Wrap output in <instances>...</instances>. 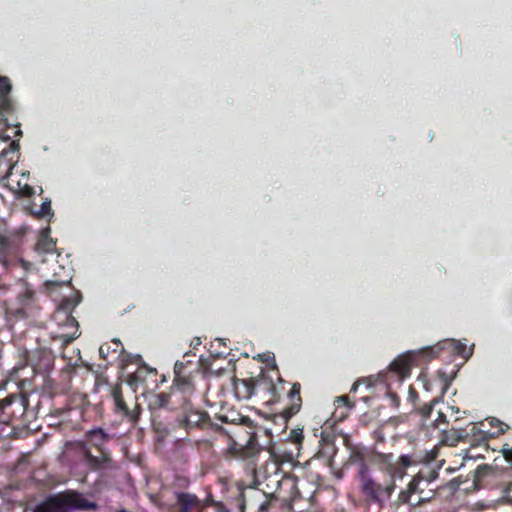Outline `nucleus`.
I'll use <instances>...</instances> for the list:
<instances>
[{"instance_id":"obj_25","label":"nucleus","mask_w":512,"mask_h":512,"mask_svg":"<svg viewBox=\"0 0 512 512\" xmlns=\"http://www.w3.org/2000/svg\"><path fill=\"white\" fill-rule=\"evenodd\" d=\"M184 365L182 362H176L175 365H174V371L176 373V375H180V373L182 372V369H183Z\"/></svg>"},{"instance_id":"obj_3","label":"nucleus","mask_w":512,"mask_h":512,"mask_svg":"<svg viewBox=\"0 0 512 512\" xmlns=\"http://www.w3.org/2000/svg\"><path fill=\"white\" fill-rule=\"evenodd\" d=\"M361 487L365 495L379 503L387 501L395 489V483L386 485L375 482L364 469L361 471Z\"/></svg>"},{"instance_id":"obj_32","label":"nucleus","mask_w":512,"mask_h":512,"mask_svg":"<svg viewBox=\"0 0 512 512\" xmlns=\"http://www.w3.org/2000/svg\"><path fill=\"white\" fill-rule=\"evenodd\" d=\"M21 134H22L21 130H20V129H18V130L16 131V135H21Z\"/></svg>"},{"instance_id":"obj_1","label":"nucleus","mask_w":512,"mask_h":512,"mask_svg":"<svg viewBox=\"0 0 512 512\" xmlns=\"http://www.w3.org/2000/svg\"><path fill=\"white\" fill-rule=\"evenodd\" d=\"M80 301L81 296L77 292L65 298L53 314V322L57 326L53 331V337L61 340L64 345L71 343L79 336L78 322L72 316V312Z\"/></svg>"},{"instance_id":"obj_11","label":"nucleus","mask_w":512,"mask_h":512,"mask_svg":"<svg viewBox=\"0 0 512 512\" xmlns=\"http://www.w3.org/2000/svg\"><path fill=\"white\" fill-rule=\"evenodd\" d=\"M18 245L6 236H0V263L7 266L17 251Z\"/></svg>"},{"instance_id":"obj_6","label":"nucleus","mask_w":512,"mask_h":512,"mask_svg":"<svg viewBox=\"0 0 512 512\" xmlns=\"http://www.w3.org/2000/svg\"><path fill=\"white\" fill-rule=\"evenodd\" d=\"M14 165H10L7 175L4 177L7 187L16 194L23 196H31L34 193L33 188L27 183L28 175L21 174V179L17 180L13 177L12 170Z\"/></svg>"},{"instance_id":"obj_26","label":"nucleus","mask_w":512,"mask_h":512,"mask_svg":"<svg viewBox=\"0 0 512 512\" xmlns=\"http://www.w3.org/2000/svg\"><path fill=\"white\" fill-rule=\"evenodd\" d=\"M505 498L512 502V483L505 490Z\"/></svg>"},{"instance_id":"obj_16","label":"nucleus","mask_w":512,"mask_h":512,"mask_svg":"<svg viewBox=\"0 0 512 512\" xmlns=\"http://www.w3.org/2000/svg\"><path fill=\"white\" fill-rule=\"evenodd\" d=\"M114 400H115V405H116L117 409L121 410V411L125 412V414H127L128 413L127 407H126V404H125L124 400L122 399V397L120 395H115Z\"/></svg>"},{"instance_id":"obj_17","label":"nucleus","mask_w":512,"mask_h":512,"mask_svg":"<svg viewBox=\"0 0 512 512\" xmlns=\"http://www.w3.org/2000/svg\"><path fill=\"white\" fill-rule=\"evenodd\" d=\"M362 384H365L367 386H371L372 385V381H371V378H362V379H359L357 380L351 387V391L352 392H355L360 385Z\"/></svg>"},{"instance_id":"obj_19","label":"nucleus","mask_w":512,"mask_h":512,"mask_svg":"<svg viewBox=\"0 0 512 512\" xmlns=\"http://www.w3.org/2000/svg\"><path fill=\"white\" fill-rule=\"evenodd\" d=\"M411 495H412V492H410L408 489L401 491L399 494V501L402 503H408Z\"/></svg>"},{"instance_id":"obj_15","label":"nucleus","mask_w":512,"mask_h":512,"mask_svg":"<svg viewBox=\"0 0 512 512\" xmlns=\"http://www.w3.org/2000/svg\"><path fill=\"white\" fill-rule=\"evenodd\" d=\"M424 479L423 475L421 473L417 474L409 483L407 489L412 492V494L416 492H420L419 484Z\"/></svg>"},{"instance_id":"obj_20","label":"nucleus","mask_w":512,"mask_h":512,"mask_svg":"<svg viewBox=\"0 0 512 512\" xmlns=\"http://www.w3.org/2000/svg\"><path fill=\"white\" fill-rule=\"evenodd\" d=\"M502 452L505 459L512 463V448L508 447V445H505L502 449Z\"/></svg>"},{"instance_id":"obj_21","label":"nucleus","mask_w":512,"mask_h":512,"mask_svg":"<svg viewBox=\"0 0 512 512\" xmlns=\"http://www.w3.org/2000/svg\"><path fill=\"white\" fill-rule=\"evenodd\" d=\"M491 422L492 423H498L499 433H504L509 428L507 424L503 423L502 421H500L498 419L492 418Z\"/></svg>"},{"instance_id":"obj_30","label":"nucleus","mask_w":512,"mask_h":512,"mask_svg":"<svg viewBox=\"0 0 512 512\" xmlns=\"http://www.w3.org/2000/svg\"><path fill=\"white\" fill-rule=\"evenodd\" d=\"M489 423L491 426L498 428V423H492L491 419L489 420Z\"/></svg>"},{"instance_id":"obj_2","label":"nucleus","mask_w":512,"mask_h":512,"mask_svg":"<svg viewBox=\"0 0 512 512\" xmlns=\"http://www.w3.org/2000/svg\"><path fill=\"white\" fill-rule=\"evenodd\" d=\"M96 503L81 493L67 491L47 498L38 504L35 512H72L74 510H90Z\"/></svg>"},{"instance_id":"obj_12","label":"nucleus","mask_w":512,"mask_h":512,"mask_svg":"<svg viewBox=\"0 0 512 512\" xmlns=\"http://www.w3.org/2000/svg\"><path fill=\"white\" fill-rule=\"evenodd\" d=\"M111 439L110 435L105 433L102 429H93L87 432L86 440L87 442L98 448L102 455L106 457L105 444Z\"/></svg>"},{"instance_id":"obj_14","label":"nucleus","mask_w":512,"mask_h":512,"mask_svg":"<svg viewBox=\"0 0 512 512\" xmlns=\"http://www.w3.org/2000/svg\"><path fill=\"white\" fill-rule=\"evenodd\" d=\"M205 420V413L198 410H194L192 408H187L181 419V425L184 426L186 429L195 428L200 426Z\"/></svg>"},{"instance_id":"obj_34","label":"nucleus","mask_w":512,"mask_h":512,"mask_svg":"<svg viewBox=\"0 0 512 512\" xmlns=\"http://www.w3.org/2000/svg\"><path fill=\"white\" fill-rule=\"evenodd\" d=\"M219 512H230V511H228V510H226V509H223V510H221V511H219Z\"/></svg>"},{"instance_id":"obj_5","label":"nucleus","mask_w":512,"mask_h":512,"mask_svg":"<svg viewBox=\"0 0 512 512\" xmlns=\"http://www.w3.org/2000/svg\"><path fill=\"white\" fill-rule=\"evenodd\" d=\"M449 348L457 354L461 355L465 359H468L472 355V348H467L466 344L456 341L454 339L446 340L433 347H427L421 349L418 353L425 354L430 353L432 356L438 354L441 349Z\"/></svg>"},{"instance_id":"obj_13","label":"nucleus","mask_w":512,"mask_h":512,"mask_svg":"<svg viewBox=\"0 0 512 512\" xmlns=\"http://www.w3.org/2000/svg\"><path fill=\"white\" fill-rule=\"evenodd\" d=\"M412 366V354L408 353L396 358L391 364L390 369L397 373L401 379L408 377Z\"/></svg>"},{"instance_id":"obj_8","label":"nucleus","mask_w":512,"mask_h":512,"mask_svg":"<svg viewBox=\"0 0 512 512\" xmlns=\"http://www.w3.org/2000/svg\"><path fill=\"white\" fill-rule=\"evenodd\" d=\"M43 263H51V267L49 270L53 273L54 279L48 280L46 282L47 286L51 285H62L68 284L70 282V274L69 269H67L63 264H60L59 261L50 260L47 258H42Z\"/></svg>"},{"instance_id":"obj_31","label":"nucleus","mask_w":512,"mask_h":512,"mask_svg":"<svg viewBox=\"0 0 512 512\" xmlns=\"http://www.w3.org/2000/svg\"><path fill=\"white\" fill-rule=\"evenodd\" d=\"M450 409L455 412V413H458L459 412V409L458 408H454V407H450Z\"/></svg>"},{"instance_id":"obj_18","label":"nucleus","mask_w":512,"mask_h":512,"mask_svg":"<svg viewBox=\"0 0 512 512\" xmlns=\"http://www.w3.org/2000/svg\"><path fill=\"white\" fill-rule=\"evenodd\" d=\"M51 202L49 200L43 202L41 210L38 212L41 216H47L50 213Z\"/></svg>"},{"instance_id":"obj_9","label":"nucleus","mask_w":512,"mask_h":512,"mask_svg":"<svg viewBox=\"0 0 512 512\" xmlns=\"http://www.w3.org/2000/svg\"><path fill=\"white\" fill-rule=\"evenodd\" d=\"M14 399V396H9L3 400H0V436L9 434L6 431V428L13 418V411L11 406Z\"/></svg>"},{"instance_id":"obj_7","label":"nucleus","mask_w":512,"mask_h":512,"mask_svg":"<svg viewBox=\"0 0 512 512\" xmlns=\"http://www.w3.org/2000/svg\"><path fill=\"white\" fill-rule=\"evenodd\" d=\"M50 228H45L36 244V252L43 258L58 262L59 254H56L55 242L49 236Z\"/></svg>"},{"instance_id":"obj_24","label":"nucleus","mask_w":512,"mask_h":512,"mask_svg":"<svg viewBox=\"0 0 512 512\" xmlns=\"http://www.w3.org/2000/svg\"><path fill=\"white\" fill-rule=\"evenodd\" d=\"M337 402H341V403H343V404H344V405H346L348 408H352V407H353V405H352V404H350L349 399H348V397H347V396H340V397H338V398H337Z\"/></svg>"},{"instance_id":"obj_10","label":"nucleus","mask_w":512,"mask_h":512,"mask_svg":"<svg viewBox=\"0 0 512 512\" xmlns=\"http://www.w3.org/2000/svg\"><path fill=\"white\" fill-rule=\"evenodd\" d=\"M177 506L176 512H199L201 503L199 499L189 493H179L177 495Z\"/></svg>"},{"instance_id":"obj_33","label":"nucleus","mask_w":512,"mask_h":512,"mask_svg":"<svg viewBox=\"0 0 512 512\" xmlns=\"http://www.w3.org/2000/svg\"><path fill=\"white\" fill-rule=\"evenodd\" d=\"M113 342L118 345L119 344V340L118 339H114Z\"/></svg>"},{"instance_id":"obj_28","label":"nucleus","mask_w":512,"mask_h":512,"mask_svg":"<svg viewBox=\"0 0 512 512\" xmlns=\"http://www.w3.org/2000/svg\"><path fill=\"white\" fill-rule=\"evenodd\" d=\"M260 357H261V359L263 361H269V360L273 359V356H271L270 354H265V355L260 356Z\"/></svg>"},{"instance_id":"obj_23","label":"nucleus","mask_w":512,"mask_h":512,"mask_svg":"<svg viewBox=\"0 0 512 512\" xmlns=\"http://www.w3.org/2000/svg\"><path fill=\"white\" fill-rule=\"evenodd\" d=\"M299 393H300V385L299 384H294L292 386V389L290 391V397L294 398L296 396H299Z\"/></svg>"},{"instance_id":"obj_22","label":"nucleus","mask_w":512,"mask_h":512,"mask_svg":"<svg viewBox=\"0 0 512 512\" xmlns=\"http://www.w3.org/2000/svg\"><path fill=\"white\" fill-rule=\"evenodd\" d=\"M109 350H110V347L108 345H106V344L101 345L99 348L100 357H102L103 359H106L109 354Z\"/></svg>"},{"instance_id":"obj_29","label":"nucleus","mask_w":512,"mask_h":512,"mask_svg":"<svg viewBox=\"0 0 512 512\" xmlns=\"http://www.w3.org/2000/svg\"><path fill=\"white\" fill-rule=\"evenodd\" d=\"M18 147H19V144H18V143L14 142V141L11 143V148H12V150H17V149H18Z\"/></svg>"},{"instance_id":"obj_27","label":"nucleus","mask_w":512,"mask_h":512,"mask_svg":"<svg viewBox=\"0 0 512 512\" xmlns=\"http://www.w3.org/2000/svg\"><path fill=\"white\" fill-rule=\"evenodd\" d=\"M444 421H445V414L439 413L438 418L435 420V426L439 427L440 422H444Z\"/></svg>"},{"instance_id":"obj_4","label":"nucleus","mask_w":512,"mask_h":512,"mask_svg":"<svg viewBox=\"0 0 512 512\" xmlns=\"http://www.w3.org/2000/svg\"><path fill=\"white\" fill-rule=\"evenodd\" d=\"M412 464L409 456L402 455L396 462L393 461L392 455L383 456L382 470L390 477V483H394L396 479H402L406 473V468Z\"/></svg>"}]
</instances>
